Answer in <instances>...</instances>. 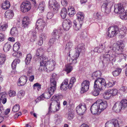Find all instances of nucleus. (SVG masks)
I'll return each instance as SVG.
<instances>
[{"mask_svg": "<svg viewBox=\"0 0 127 127\" xmlns=\"http://www.w3.org/2000/svg\"><path fill=\"white\" fill-rule=\"evenodd\" d=\"M124 47L123 41L121 40H118L116 43L113 44V47L110 46L105 49V46L101 44L98 48V53H101L104 51L105 54L102 55L100 57V59L102 62H106L109 61H112L114 60V55L111 54V52L113 51L114 52H122Z\"/></svg>", "mask_w": 127, "mask_h": 127, "instance_id": "obj_1", "label": "nucleus"}, {"mask_svg": "<svg viewBox=\"0 0 127 127\" xmlns=\"http://www.w3.org/2000/svg\"><path fill=\"white\" fill-rule=\"evenodd\" d=\"M107 105V102L103 101L101 99L98 100L91 106L90 109L91 112L93 114L99 115L106 109Z\"/></svg>", "mask_w": 127, "mask_h": 127, "instance_id": "obj_2", "label": "nucleus"}, {"mask_svg": "<svg viewBox=\"0 0 127 127\" xmlns=\"http://www.w3.org/2000/svg\"><path fill=\"white\" fill-rule=\"evenodd\" d=\"M75 49L76 53L73 56V58H70L69 56L67 58V60L68 64H71L76 63H77L76 60L79 57L80 53L81 52H83L84 51V47L83 45L82 44H79Z\"/></svg>", "mask_w": 127, "mask_h": 127, "instance_id": "obj_3", "label": "nucleus"}, {"mask_svg": "<svg viewBox=\"0 0 127 127\" xmlns=\"http://www.w3.org/2000/svg\"><path fill=\"white\" fill-rule=\"evenodd\" d=\"M121 29L117 26H112L108 29L107 34V36L110 37H113L118 34L120 32Z\"/></svg>", "mask_w": 127, "mask_h": 127, "instance_id": "obj_4", "label": "nucleus"}, {"mask_svg": "<svg viewBox=\"0 0 127 127\" xmlns=\"http://www.w3.org/2000/svg\"><path fill=\"white\" fill-rule=\"evenodd\" d=\"M123 123V121L120 119H113L107 122L105 127H119L120 125H121L120 124Z\"/></svg>", "mask_w": 127, "mask_h": 127, "instance_id": "obj_5", "label": "nucleus"}, {"mask_svg": "<svg viewBox=\"0 0 127 127\" xmlns=\"http://www.w3.org/2000/svg\"><path fill=\"white\" fill-rule=\"evenodd\" d=\"M97 79L103 90L106 88H108L113 86L116 83L115 81H113L112 82H109L106 84L105 80L102 78H99Z\"/></svg>", "mask_w": 127, "mask_h": 127, "instance_id": "obj_6", "label": "nucleus"}, {"mask_svg": "<svg viewBox=\"0 0 127 127\" xmlns=\"http://www.w3.org/2000/svg\"><path fill=\"white\" fill-rule=\"evenodd\" d=\"M99 83L97 79L95 80L94 86V90L92 92V94L95 96L98 95L99 94L100 91L103 90L102 86Z\"/></svg>", "mask_w": 127, "mask_h": 127, "instance_id": "obj_7", "label": "nucleus"}, {"mask_svg": "<svg viewBox=\"0 0 127 127\" xmlns=\"http://www.w3.org/2000/svg\"><path fill=\"white\" fill-rule=\"evenodd\" d=\"M56 74H53L51 78V87L49 88L48 92L51 95L53 94L56 89Z\"/></svg>", "mask_w": 127, "mask_h": 127, "instance_id": "obj_8", "label": "nucleus"}, {"mask_svg": "<svg viewBox=\"0 0 127 127\" xmlns=\"http://www.w3.org/2000/svg\"><path fill=\"white\" fill-rule=\"evenodd\" d=\"M31 8V4L30 1H26L23 2L20 7L21 11L22 12L25 13L29 11Z\"/></svg>", "mask_w": 127, "mask_h": 127, "instance_id": "obj_9", "label": "nucleus"}, {"mask_svg": "<svg viewBox=\"0 0 127 127\" xmlns=\"http://www.w3.org/2000/svg\"><path fill=\"white\" fill-rule=\"evenodd\" d=\"M77 113L80 115L85 113L87 110L86 105L84 103L80 104L76 108Z\"/></svg>", "mask_w": 127, "mask_h": 127, "instance_id": "obj_10", "label": "nucleus"}, {"mask_svg": "<svg viewBox=\"0 0 127 127\" xmlns=\"http://www.w3.org/2000/svg\"><path fill=\"white\" fill-rule=\"evenodd\" d=\"M90 85V82L89 81L86 80L83 81L81 84L80 92L83 93L87 92L88 90Z\"/></svg>", "mask_w": 127, "mask_h": 127, "instance_id": "obj_11", "label": "nucleus"}, {"mask_svg": "<svg viewBox=\"0 0 127 127\" xmlns=\"http://www.w3.org/2000/svg\"><path fill=\"white\" fill-rule=\"evenodd\" d=\"M114 11L116 13L120 14L124 11V9L123 4L121 3H118L114 6Z\"/></svg>", "mask_w": 127, "mask_h": 127, "instance_id": "obj_12", "label": "nucleus"}, {"mask_svg": "<svg viewBox=\"0 0 127 127\" xmlns=\"http://www.w3.org/2000/svg\"><path fill=\"white\" fill-rule=\"evenodd\" d=\"M72 22L69 19L64 20L63 23V27L65 30L68 31L71 26Z\"/></svg>", "mask_w": 127, "mask_h": 127, "instance_id": "obj_13", "label": "nucleus"}, {"mask_svg": "<svg viewBox=\"0 0 127 127\" xmlns=\"http://www.w3.org/2000/svg\"><path fill=\"white\" fill-rule=\"evenodd\" d=\"M28 79V77L25 76H21L18 79L17 83L18 86H22L24 85L26 83Z\"/></svg>", "mask_w": 127, "mask_h": 127, "instance_id": "obj_14", "label": "nucleus"}, {"mask_svg": "<svg viewBox=\"0 0 127 127\" xmlns=\"http://www.w3.org/2000/svg\"><path fill=\"white\" fill-rule=\"evenodd\" d=\"M45 23L42 19H39L36 24L37 29L39 30H42L44 28Z\"/></svg>", "mask_w": 127, "mask_h": 127, "instance_id": "obj_15", "label": "nucleus"}, {"mask_svg": "<svg viewBox=\"0 0 127 127\" xmlns=\"http://www.w3.org/2000/svg\"><path fill=\"white\" fill-rule=\"evenodd\" d=\"M101 10L106 14H109L111 11L108 2L104 3L101 6Z\"/></svg>", "mask_w": 127, "mask_h": 127, "instance_id": "obj_16", "label": "nucleus"}, {"mask_svg": "<svg viewBox=\"0 0 127 127\" xmlns=\"http://www.w3.org/2000/svg\"><path fill=\"white\" fill-rule=\"evenodd\" d=\"M40 66L39 68V70L41 71H47V62L45 60H42L40 62Z\"/></svg>", "mask_w": 127, "mask_h": 127, "instance_id": "obj_17", "label": "nucleus"}, {"mask_svg": "<svg viewBox=\"0 0 127 127\" xmlns=\"http://www.w3.org/2000/svg\"><path fill=\"white\" fill-rule=\"evenodd\" d=\"M68 81L67 79L65 80L62 82L61 84L60 88L62 90H66L67 88L69 89H71L70 88L69 84H68Z\"/></svg>", "mask_w": 127, "mask_h": 127, "instance_id": "obj_18", "label": "nucleus"}, {"mask_svg": "<svg viewBox=\"0 0 127 127\" xmlns=\"http://www.w3.org/2000/svg\"><path fill=\"white\" fill-rule=\"evenodd\" d=\"M122 108L119 102L116 103L113 107V110L117 113L119 112Z\"/></svg>", "mask_w": 127, "mask_h": 127, "instance_id": "obj_19", "label": "nucleus"}, {"mask_svg": "<svg viewBox=\"0 0 127 127\" xmlns=\"http://www.w3.org/2000/svg\"><path fill=\"white\" fill-rule=\"evenodd\" d=\"M77 18L79 23L83 24L84 18V15L82 12H78L77 14Z\"/></svg>", "mask_w": 127, "mask_h": 127, "instance_id": "obj_20", "label": "nucleus"}, {"mask_svg": "<svg viewBox=\"0 0 127 127\" xmlns=\"http://www.w3.org/2000/svg\"><path fill=\"white\" fill-rule=\"evenodd\" d=\"M22 27L25 28L28 27L30 24L29 18L27 16L24 17L22 21Z\"/></svg>", "mask_w": 127, "mask_h": 127, "instance_id": "obj_21", "label": "nucleus"}, {"mask_svg": "<svg viewBox=\"0 0 127 127\" xmlns=\"http://www.w3.org/2000/svg\"><path fill=\"white\" fill-rule=\"evenodd\" d=\"M73 27L74 29L76 31L78 30L81 27L83 24H81L78 22L77 23L74 20L73 22Z\"/></svg>", "mask_w": 127, "mask_h": 127, "instance_id": "obj_22", "label": "nucleus"}, {"mask_svg": "<svg viewBox=\"0 0 127 127\" xmlns=\"http://www.w3.org/2000/svg\"><path fill=\"white\" fill-rule=\"evenodd\" d=\"M13 11L11 10H7L5 13V17L9 19H11L13 16Z\"/></svg>", "mask_w": 127, "mask_h": 127, "instance_id": "obj_23", "label": "nucleus"}, {"mask_svg": "<svg viewBox=\"0 0 127 127\" xmlns=\"http://www.w3.org/2000/svg\"><path fill=\"white\" fill-rule=\"evenodd\" d=\"M51 34L54 37V38H52L50 40L48 44L50 45H52L55 42L56 40L55 38V37L56 36V30H54Z\"/></svg>", "mask_w": 127, "mask_h": 127, "instance_id": "obj_24", "label": "nucleus"}, {"mask_svg": "<svg viewBox=\"0 0 127 127\" xmlns=\"http://www.w3.org/2000/svg\"><path fill=\"white\" fill-rule=\"evenodd\" d=\"M56 0H49V5L50 8L54 11L56 10Z\"/></svg>", "mask_w": 127, "mask_h": 127, "instance_id": "obj_25", "label": "nucleus"}, {"mask_svg": "<svg viewBox=\"0 0 127 127\" xmlns=\"http://www.w3.org/2000/svg\"><path fill=\"white\" fill-rule=\"evenodd\" d=\"M10 6V4L9 2L6 0L2 3V8L3 9L7 10L9 8Z\"/></svg>", "mask_w": 127, "mask_h": 127, "instance_id": "obj_26", "label": "nucleus"}, {"mask_svg": "<svg viewBox=\"0 0 127 127\" xmlns=\"http://www.w3.org/2000/svg\"><path fill=\"white\" fill-rule=\"evenodd\" d=\"M11 46L10 42H7L4 44L3 50L5 52H7L9 51Z\"/></svg>", "mask_w": 127, "mask_h": 127, "instance_id": "obj_27", "label": "nucleus"}, {"mask_svg": "<svg viewBox=\"0 0 127 127\" xmlns=\"http://www.w3.org/2000/svg\"><path fill=\"white\" fill-rule=\"evenodd\" d=\"M103 95L104 98L106 99H109L112 97L109 90L105 91Z\"/></svg>", "mask_w": 127, "mask_h": 127, "instance_id": "obj_28", "label": "nucleus"}, {"mask_svg": "<svg viewBox=\"0 0 127 127\" xmlns=\"http://www.w3.org/2000/svg\"><path fill=\"white\" fill-rule=\"evenodd\" d=\"M67 14L66 9L65 8H62L61 12L60 15L62 18L64 19L65 18Z\"/></svg>", "mask_w": 127, "mask_h": 127, "instance_id": "obj_29", "label": "nucleus"}, {"mask_svg": "<svg viewBox=\"0 0 127 127\" xmlns=\"http://www.w3.org/2000/svg\"><path fill=\"white\" fill-rule=\"evenodd\" d=\"M101 73L100 71H98L94 72L92 75V77L93 79L98 78L101 76ZM98 78L97 79H98Z\"/></svg>", "mask_w": 127, "mask_h": 127, "instance_id": "obj_30", "label": "nucleus"}, {"mask_svg": "<svg viewBox=\"0 0 127 127\" xmlns=\"http://www.w3.org/2000/svg\"><path fill=\"white\" fill-rule=\"evenodd\" d=\"M6 60V56L5 54L0 53V65H2L4 63Z\"/></svg>", "mask_w": 127, "mask_h": 127, "instance_id": "obj_31", "label": "nucleus"}, {"mask_svg": "<svg viewBox=\"0 0 127 127\" xmlns=\"http://www.w3.org/2000/svg\"><path fill=\"white\" fill-rule=\"evenodd\" d=\"M66 117L69 120H71L73 118L74 115L73 112L71 110L68 111L66 114Z\"/></svg>", "mask_w": 127, "mask_h": 127, "instance_id": "obj_32", "label": "nucleus"}, {"mask_svg": "<svg viewBox=\"0 0 127 127\" xmlns=\"http://www.w3.org/2000/svg\"><path fill=\"white\" fill-rule=\"evenodd\" d=\"M20 62L19 59H15L14 60L11 64V67L13 69H15L16 66V65L17 64H19Z\"/></svg>", "mask_w": 127, "mask_h": 127, "instance_id": "obj_33", "label": "nucleus"}, {"mask_svg": "<svg viewBox=\"0 0 127 127\" xmlns=\"http://www.w3.org/2000/svg\"><path fill=\"white\" fill-rule=\"evenodd\" d=\"M68 14L70 17L72 16L75 13L74 9L73 7H70L68 8Z\"/></svg>", "mask_w": 127, "mask_h": 127, "instance_id": "obj_34", "label": "nucleus"}, {"mask_svg": "<svg viewBox=\"0 0 127 127\" xmlns=\"http://www.w3.org/2000/svg\"><path fill=\"white\" fill-rule=\"evenodd\" d=\"M44 50L42 48L38 49L36 52V55L37 56H40L43 55V53Z\"/></svg>", "mask_w": 127, "mask_h": 127, "instance_id": "obj_35", "label": "nucleus"}, {"mask_svg": "<svg viewBox=\"0 0 127 127\" xmlns=\"http://www.w3.org/2000/svg\"><path fill=\"white\" fill-rule=\"evenodd\" d=\"M121 71L122 69L121 68H118L112 72V74L114 76H117L120 74Z\"/></svg>", "mask_w": 127, "mask_h": 127, "instance_id": "obj_36", "label": "nucleus"}, {"mask_svg": "<svg viewBox=\"0 0 127 127\" xmlns=\"http://www.w3.org/2000/svg\"><path fill=\"white\" fill-rule=\"evenodd\" d=\"M20 44L18 42H16L13 45V50L14 51H17L20 49Z\"/></svg>", "mask_w": 127, "mask_h": 127, "instance_id": "obj_37", "label": "nucleus"}, {"mask_svg": "<svg viewBox=\"0 0 127 127\" xmlns=\"http://www.w3.org/2000/svg\"><path fill=\"white\" fill-rule=\"evenodd\" d=\"M70 64H68L66 65L65 66V70L67 72V73L70 72L72 69V66L70 65Z\"/></svg>", "mask_w": 127, "mask_h": 127, "instance_id": "obj_38", "label": "nucleus"}, {"mask_svg": "<svg viewBox=\"0 0 127 127\" xmlns=\"http://www.w3.org/2000/svg\"><path fill=\"white\" fill-rule=\"evenodd\" d=\"M32 58V55L31 54H29L27 55L25 60V63L26 64H29Z\"/></svg>", "mask_w": 127, "mask_h": 127, "instance_id": "obj_39", "label": "nucleus"}, {"mask_svg": "<svg viewBox=\"0 0 127 127\" xmlns=\"http://www.w3.org/2000/svg\"><path fill=\"white\" fill-rule=\"evenodd\" d=\"M45 7V4L44 3L42 2H40L39 4L38 8L39 10L40 11L42 12L44 11V7Z\"/></svg>", "mask_w": 127, "mask_h": 127, "instance_id": "obj_40", "label": "nucleus"}, {"mask_svg": "<svg viewBox=\"0 0 127 127\" xmlns=\"http://www.w3.org/2000/svg\"><path fill=\"white\" fill-rule=\"evenodd\" d=\"M120 103L122 108H124L127 106V100L123 99L122 100Z\"/></svg>", "mask_w": 127, "mask_h": 127, "instance_id": "obj_41", "label": "nucleus"}, {"mask_svg": "<svg viewBox=\"0 0 127 127\" xmlns=\"http://www.w3.org/2000/svg\"><path fill=\"white\" fill-rule=\"evenodd\" d=\"M112 97H113L117 95L118 91L116 89H113L112 90H109Z\"/></svg>", "mask_w": 127, "mask_h": 127, "instance_id": "obj_42", "label": "nucleus"}, {"mask_svg": "<svg viewBox=\"0 0 127 127\" xmlns=\"http://www.w3.org/2000/svg\"><path fill=\"white\" fill-rule=\"evenodd\" d=\"M18 32V30L16 27H13L11 29L10 33L13 35H15Z\"/></svg>", "mask_w": 127, "mask_h": 127, "instance_id": "obj_43", "label": "nucleus"}, {"mask_svg": "<svg viewBox=\"0 0 127 127\" xmlns=\"http://www.w3.org/2000/svg\"><path fill=\"white\" fill-rule=\"evenodd\" d=\"M25 92L22 90H20L17 95V97L20 99L22 98L25 95Z\"/></svg>", "mask_w": 127, "mask_h": 127, "instance_id": "obj_44", "label": "nucleus"}, {"mask_svg": "<svg viewBox=\"0 0 127 127\" xmlns=\"http://www.w3.org/2000/svg\"><path fill=\"white\" fill-rule=\"evenodd\" d=\"M94 16L95 18L98 20H100L102 18V16L100 13H96L94 14Z\"/></svg>", "mask_w": 127, "mask_h": 127, "instance_id": "obj_45", "label": "nucleus"}, {"mask_svg": "<svg viewBox=\"0 0 127 127\" xmlns=\"http://www.w3.org/2000/svg\"><path fill=\"white\" fill-rule=\"evenodd\" d=\"M13 56L18 58H21L22 57V54L21 52L19 51L14 53L12 54Z\"/></svg>", "mask_w": 127, "mask_h": 127, "instance_id": "obj_46", "label": "nucleus"}, {"mask_svg": "<svg viewBox=\"0 0 127 127\" xmlns=\"http://www.w3.org/2000/svg\"><path fill=\"white\" fill-rule=\"evenodd\" d=\"M73 45V43L71 42H69L66 45L65 49L69 50L70 49L72 48Z\"/></svg>", "mask_w": 127, "mask_h": 127, "instance_id": "obj_47", "label": "nucleus"}, {"mask_svg": "<svg viewBox=\"0 0 127 127\" xmlns=\"http://www.w3.org/2000/svg\"><path fill=\"white\" fill-rule=\"evenodd\" d=\"M76 81V79L74 77H72L71 78L69 84V86L70 88H71L73 84Z\"/></svg>", "mask_w": 127, "mask_h": 127, "instance_id": "obj_48", "label": "nucleus"}, {"mask_svg": "<svg viewBox=\"0 0 127 127\" xmlns=\"http://www.w3.org/2000/svg\"><path fill=\"white\" fill-rule=\"evenodd\" d=\"M20 108L19 105V104H16L13 106L12 110L13 112H16L19 110Z\"/></svg>", "mask_w": 127, "mask_h": 127, "instance_id": "obj_49", "label": "nucleus"}, {"mask_svg": "<svg viewBox=\"0 0 127 127\" xmlns=\"http://www.w3.org/2000/svg\"><path fill=\"white\" fill-rule=\"evenodd\" d=\"M8 93L9 96L10 97H13L16 95L15 91L13 90H10L8 91Z\"/></svg>", "mask_w": 127, "mask_h": 127, "instance_id": "obj_50", "label": "nucleus"}, {"mask_svg": "<svg viewBox=\"0 0 127 127\" xmlns=\"http://www.w3.org/2000/svg\"><path fill=\"white\" fill-rule=\"evenodd\" d=\"M33 88L34 89L36 88L37 90L39 91L41 88V85L39 83H37L34 84L33 86Z\"/></svg>", "mask_w": 127, "mask_h": 127, "instance_id": "obj_51", "label": "nucleus"}, {"mask_svg": "<svg viewBox=\"0 0 127 127\" xmlns=\"http://www.w3.org/2000/svg\"><path fill=\"white\" fill-rule=\"evenodd\" d=\"M45 98L43 94H42L40 96L38 97L36 99L35 101L36 103L38 102L41 100H43Z\"/></svg>", "mask_w": 127, "mask_h": 127, "instance_id": "obj_52", "label": "nucleus"}, {"mask_svg": "<svg viewBox=\"0 0 127 127\" xmlns=\"http://www.w3.org/2000/svg\"><path fill=\"white\" fill-rule=\"evenodd\" d=\"M7 27V25L6 24H4L0 26V30L2 31H5Z\"/></svg>", "mask_w": 127, "mask_h": 127, "instance_id": "obj_53", "label": "nucleus"}, {"mask_svg": "<svg viewBox=\"0 0 127 127\" xmlns=\"http://www.w3.org/2000/svg\"><path fill=\"white\" fill-rule=\"evenodd\" d=\"M118 57H119L120 59H124L125 60H126V55L125 54H124L122 53H120L118 54Z\"/></svg>", "mask_w": 127, "mask_h": 127, "instance_id": "obj_54", "label": "nucleus"}, {"mask_svg": "<svg viewBox=\"0 0 127 127\" xmlns=\"http://www.w3.org/2000/svg\"><path fill=\"white\" fill-rule=\"evenodd\" d=\"M120 92L125 94L127 92V88L126 87L123 86L121 87L120 89Z\"/></svg>", "mask_w": 127, "mask_h": 127, "instance_id": "obj_55", "label": "nucleus"}, {"mask_svg": "<svg viewBox=\"0 0 127 127\" xmlns=\"http://www.w3.org/2000/svg\"><path fill=\"white\" fill-rule=\"evenodd\" d=\"M27 73L28 76H29L30 75L32 74V67H30L27 68Z\"/></svg>", "mask_w": 127, "mask_h": 127, "instance_id": "obj_56", "label": "nucleus"}, {"mask_svg": "<svg viewBox=\"0 0 127 127\" xmlns=\"http://www.w3.org/2000/svg\"><path fill=\"white\" fill-rule=\"evenodd\" d=\"M39 38L40 39L44 40L47 38L46 35L45 33H42L40 35Z\"/></svg>", "mask_w": 127, "mask_h": 127, "instance_id": "obj_57", "label": "nucleus"}, {"mask_svg": "<svg viewBox=\"0 0 127 127\" xmlns=\"http://www.w3.org/2000/svg\"><path fill=\"white\" fill-rule=\"evenodd\" d=\"M43 94L45 98L47 99L50 98L52 95L48 92L47 93H44Z\"/></svg>", "mask_w": 127, "mask_h": 127, "instance_id": "obj_58", "label": "nucleus"}, {"mask_svg": "<svg viewBox=\"0 0 127 127\" xmlns=\"http://www.w3.org/2000/svg\"><path fill=\"white\" fill-rule=\"evenodd\" d=\"M121 14L120 15L121 18L122 19L126 20L127 19V16L126 15L125 12L123 13H121Z\"/></svg>", "mask_w": 127, "mask_h": 127, "instance_id": "obj_59", "label": "nucleus"}, {"mask_svg": "<svg viewBox=\"0 0 127 127\" xmlns=\"http://www.w3.org/2000/svg\"><path fill=\"white\" fill-rule=\"evenodd\" d=\"M56 102L57 103V107H56V112L58 111H59L60 109V102L59 100H56Z\"/></svg>", "mask_w": 127, "mask_h": 127, "instance_id": "obj_60", "label": "nucleus"}, {"mask_svg": "<svg viewBox=\"0 0 127 127\" xmlns=\"http://www.w3.org/2000/svg\"><path fill=\"white\" fill-rule=\"evenodd\" d=\"M61 4L63 6H66L68 4L67 0H62Z\"/></svg>", "mask_w": 127, "mask_h": 127, "instance_id": "obj_61", "label": "nucleus"}, {"mask_svg": "<svg viewBox=\"0 0 127 127\" xmlns=\"http://www.w3.org/2000/svg\"><path fill=\"white\" fill-rule=\"evenodd\" d=\"M47 16V18L48 19H51L53 17V15L52 13L48 12Z\"/></svg>", "mask_w": 127, "mask_h": 127, "instance_id": "obj_62", "label": "nucleus"}, {"mask_svg": "<svg viewBox=\"0 0 127 127\" xmlns=\"http://www.w3.org/2000/svg\"><path fill=\"white\" fill-rule=\"evenodd\" d=\"M30 33L32 34V35L33 37H35L36 36V32L35 30H31Z\"/></svg>", "mask_w": 127, "mask_h": 127, "instance_id": "obj_63", "label": "nucleus"}, {"mask_svg": "<svg viewBox=\"0 0 127 127\" xmlns=\"http://www.w3.org/2000/svg\"><path fill=\"white\" fill-rule=\"evenodd\" d=\"M4 111L3 107L2 106H0V115H2L4 114Z\"/></svg>", "mask_w": 127, "mask_h": 127, "instance_id": "obj_64", "label": "nucleus"}]
</instances>
